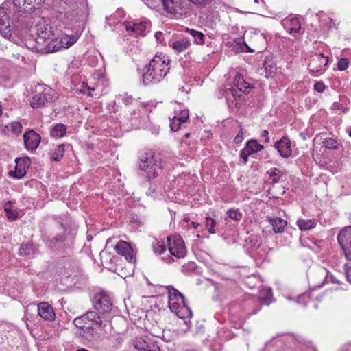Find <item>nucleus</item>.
Returning <instances> with one entry per match:
<instances>
[{
  "label": "nucleus",
  "instance_id": "obj_61",
  "mask_svg": "<svg viewBox=\"0 0 351 351\" xmlns=\"http://www.w3.org/2000/svg\"><path fill=\"white\" fill-rule=\"evenodd\" d=\"M2 114V108H1V106L0 105V116Z\"/></svg>",
  "mask_w": 351,
  "mask_h": 351
},
{
  "label": "nucleus",
  "instance_id": "obj_10",
  "mask_svg": "<svg viewBox=\"0 0 351 351\" xmlns=\"http://www.w3.org/2000/svg\"><path fill=\"white\" fill-rule=\"evenodd\" d=\"M338 242L348 259H351V226L343 228L339 233Z\"/></svg>",
  "mask_w": 351,
  "mask_h": 351
},
{
  "label": "nucleus",
  "instance_id": "obj_24",
  "mask_svg": "<svg viewBox=\"0 0 351 351\" xmlns=\"http://www.w3.org/2000/svg\"><path fill=\"white\" fill-rule=\"evenodd\" d=\"M269 222L275 233L282 232L287 225V221L280 217H270Z\"/></svg>",
  "mask_w": 351,
  "mask_h": 351
},
{
  "label": "nucleus",
  "instance_id": "obj_8",
  "mask_svg": "<svg viewBox=\"0 0 351 351\" xmlns=\"http://www.w3.org/2000/svg\"><path fill=\"white\" fill-rule=\"evenodd\" d=\"M94 306L98 313L108 317V315L112 308L111 299L104 293H99L94 298Z\"/></svg>",
  "mask_w": 351,
  "mask_h": 351
},
{
  "label": "nucleus",
  "instance_id": "obj_51",
  "mask_svg": "<svg viewBox=\"0 0 351 351\" xmlns=\"http://www.w3.org/2000/svg\"><path fill=\"white\" fill-rule=\"evenodd\" d=\"M315 90L318 93H322L325 89V85L322 82H317L314 85Z\"/></svg>",
  "mask_w": 351,
  "mask_h": 351
},
{
  "label": "nucleus",
  "instance_id": "obj_20",
  "mask_svg": "<svg viewBox=\"0 0 351 351\" xmlns=\"http://www.w3.org/2000/svg\"><path fill=\"white\" fill-rule=\"evenodd\" d=\"M14 171H10L9 174L15 178H21L26 174V169L29 167V160L25 158H16Z\"/></svg>",
  "mask_w": 351,
  "mask_h": 351
},
{
  "label": "nucleus",
  "instance_id": "obj_14",
  "mask_svg": "<svg viewBox=\"0 0 351 351\" xmlns=\"http://www.w3.org/2000/svg\"><path fill=\"white\" fill-rule=\"evenodd\" d=\"M0 34L5 38L11 36L10 19L6 12L5 4L0 6Z\"/></svg>",
  "mask_w": 351,
  "mask_h": 351
},
{
  "label": "nucleus",
  "instance_id": "obj_13",
  "mask_svg": "<svg viewBox=\"0 0 351 351\" xmlns=\"http://www.w3.org/2000/svg\"><path fill=\"white\" fill-rule=\"evenodd\" d=\"M123 25L129 34L133 33L136 36H145L147 29L149 27V23L147 21L125 22Z\"/></svg>",
  "mask_w": 351,
  "mask_h": 351
},
{
  "label": "nucleus",
  "instance_id": "obj_5",
  "mask_svg": "<svg viewBox=\"0 0 351 351\" xmlns=\"http://www.w3.org/2000/svg\"><path fill=\"white\" fill-rule=\"evenodd\" d=\"M139 167L147 173L149 179H152L158 176V171L162 167V162L154 152H149L143 156Z\"/></svg>",
  "mask_w": 351,
  "mask_h": 351
},
{
  "label": "nucleus",
  "instance_id": "obj_62",
  "mask_svg": "<svg viewBox=\"0 0 351 351\" xmlns=\"http://www.w3.org/2000/svg\"><path fill=\"white\" fill-rule=\"evenodd\" d=\"M322 271L323 272V274H324L326 271L325 269H322Z\"/></svg>",
  "mask_w": 351,
  "mask_h": 351
},
{
  "label": "nucleus",
  "instance_id": "obj_11",
  "mask_svg": "<svg viewBox=\"0 0 351 351\" xmlns=\"http://www.w3.org/2000/svg\"><path fill=\"white\" fill-rule=\"evenodd\" d=\"M133 346L138 351H160L154 339L147 336L136 337L133 341Z\"/></svg>",
  "mask_w": 351,
  "mask_h": 351
},
{
  "label": "nucleus",
  "instance_id": "obj_26",
  "mask_svg": "<svg viewBox=\"0 0 351 351\" xmlns=\"http://www.w3.org/2000/svg\"><path fill=\"white\" fill-rule=\"evenodd\" d=\"M232 50L236 53L241 52H252V50L248 45L245 43V41L242 40L240 38L234 40L232 43Z\"/></svg>",
  "mask_w": 351,
  "mask_h": 351
},
{
  "label": "nucleus",
  "instance_id": "obj_52",
  "mask_svg": "<svg viewBox=\"0 0 351 351\" xmlns=\"http://www.w3.org/2000/svg\"><path fill=\"white\" fill-rule=\"evenodd\" d=\"M154 37L158 43H162L163 42V34L161 32H157L154 34Z\"/></svg>",
  "mask_w": 351,
  "mask_h": 351
},
{
  "label": "nucleus",
  "instance_id": "obj_56",
  "mask_svg": "<svg viewBox=\"0 0 351 351\" xmlns=\"http://www.w3.org/2000/svg\"><path fill=\"white\" fill-rule=\"evenodd\" d=\"M189 228H193L194 229L197 228L199 226V223L191 221L188 224Z\"/></svg>",
  "mask_w": 351,
  "mask_h": 351
},
{
  "label": "nucleus",
  "instance_id": "obj_2",
  "mask_svg": "<svg viewBox=\"0 0 351 351\" xmlns=\"http://www.w3.org/2000/svg\"><path fill=\"white\" fill-rule=\"evenodd\" d=\"M168 295V307L181 319L192 317L191 310L186 306L183 295L172 287H166Z\"/></svg>",
  "mask_w": 351,
  "mask_h": 351
},
{
  "label": "nucleus",
  "instance_id": "obj_38",
  "mask_svg": "<svg viewBox=\"0 0 351 351\" xmlns=\"http://www.w3.org/2000/svg\"><path fill=\"white\" fill-rule=\"evenodd\" d=\"M182 121L178 118V116H174L170 121V128L172 131H178L182 123Z\"/></svg>",
  "mask_w": 351,
  "mask_h": 351
},
{
  "label": "nucleus",
  "instance_id": "obj_54",
  "mask_svg": "<svg viewBox=\"0 0 351 351\" xmlns=\"http://www.w3.org/2000/svg\"><path fill=\"white\" fill-rule=\"evenodd\" d=\"M328 22L326 23V26L328 27V29H331L333 27L335 26V21L331 19H328Z\"/></svg>",
  "mask_w": 351,
  "mask_h": 351
},
{
  "label": "nucleus",
  "instance_id": "obj_16",
  "mask_svg": "<svg viewBox=\"0 0 351 351\" xmlns=\"http://www.w3.org/2000/svg\"><path fill=\"white\" fill-rule=\"evenodd\" d=\"M44 0H13V3L19 12H31L38 8Z\"/></svg>",
  "mask_w": 351,
  "mask_h": 351
},
{
  "label": "nucleus",
  "instance_id": "obj_30",
  "mask_svg": "<svg viewBox=\"0 0 351 351\" xmlns=\"http://www.w3.org/2000/svg\"><path fill=\"white\" fill-rule=\"evenodd\" d=\"M264 68L267 75H271L277 70L275 62L271 58H266L264 62Z\"/></svg>",
  "mask_w": 351,
  "mask_h": 351
},
{
  "label": "nucleus",
  "instance_id": "obj_44",
  "mask_svg": "<svg viewBox=\"0 0 351 351\" xmlns=\"http://www.w3.org/2000/svg\"><path fill=\"white\" fill-rule=\"evenodd\" d=\"M252 154L251 152L247 148V147H245L240 152V157L243 160L244 162L246 163L248 157Z\"/></svg>",
  "mask_w": 351,
  "mask_h": 351
},
{
  "label": "nucleus",
  "instance_id": "obj_47",
  "mask_svg": "<svg viewBox=\"0 0 351 351\" xmlns=\"http://www.w3.org/2000/svg\"><path fill=\"white\" fill-rule=\"evenodd\" d=\"M178 118L180 119V120L182 121V122L185 123L189 117V112L188 110H183L180 112L179 115H177Z\"/></svg>",
  "mask_w": 351,
  "mask_h": 351
},
{
  "label": "nucleus",
  "instance_id": "obj_41",
  "mask_svg": "<svg viewBox=\"0 0 351 351\" xmlns=\"http://www.w3.org/2000/svg\"><path fill=\"white\" fill-rule=\"evenodd\" d=\"M4 210L8 219L14 220L17 217L16 211L12 210L10 205H6L4 208Z\"/></svg>",
  "mask_w": 351,
  "mask_h": 351
},
{
  "label": "nucleus",
  "instance_id": "obj_3",
  "mask_svg": "<svg viewBox=\"0 0 351 351\" xmlns=\"http://www.w3.org/2000/svg\"><path fill=\"white\" fill-rule=\"evenodd\" d=\"M147 6L155 8L154 0H143ZM164 10L172 17L180 19L190 12V8L186 0H161Z\"/></svg>",
  "mask_w": 351,
  "mask_h": 351
},
{
  "label": "nucleus",
  "instance_id": "obj_18",
  "mask_svg": "<svg viewBox=\"0 0 351 351\" xmlns=\"http://www.w3.org/2000/svg\"><path fill=\"white\" fill-rule=\"evenodd\" d=\"M274 147L283 158H287L291 155L292 149L291 141L287 136H283L280 140L278 141L275 143Z\"/></svg>",
  "mask_w": 351,
  "mask_h": 351
},
{
  "label": "nucleus",
  "instance_id": "obj_15",
  "mask_svg": "<svg viewBox=\"0 0 351 351\" xmlns=\"http://www.w3.org/2000/svg\"><path fill=\"white\" fill-rule=\"evenodd\" d=\"M116 252L122 256L130 263L136 261V254L129 243L123 241H119L115 245Z\"/></svg>",
  "mask_w": 351,
  "mask_h": 351
},
{
  "label": "nucleus",
  "instance_id": "obj_7",
  "mask_svg": "<svg viewBox=\"0 0 351 351\" xmlns=\"http://www.w3.org/2000/svg\"><path fill=\"white\" fill-rule=\"evenodd\" d=\"M168 248L171 255L178 258H184L186 250L182 239L178 235H173L167 239Z\"/></svg>",
  "mask_w": 351,
  "mask_h": 351
},
{
  "label": "nucleus",
  "instance_id": "obj_6",
  "mask_svg": "<svg viewBox=\"0 0 351 351\" xmlns=\"http://www.w3.org/2000/svg\"><path fill=\"white\" fill-rule=\"evenodd\" d=\"M35 91L36 94L30 101V106L33 108H41L52 101L55 95V91L45 85L38 84Z\"/></svg>",
  "mask_w": 351,
  "mask_h": 351
},
{
  "label": "nucleus",
  "instance_id": "obj_42",
  "mask_svg": "<svg viewBox=\"0 0 351 351\" xmlns=\"http://www.w3.org/2000/svg\"><path fill=\"white\" fill-rule=\"evenodd\" d=\"M280 171L276 168L273 171L269 173V177L274 183L280 182V178L282 176L280 175Z\"/></svg>",
  "mask_w": 351,
  "mask_h": 351
},
{
  "label": "nucleus",
  "instance_id": "obj_21",
  "mask_svg": "<svg viewBox=\"0 0 351 351\" xmlns=\"http://www.w3.org/2000/svg\"><path fill=\"white\" fill-rule=\"evenodd\" d=\"M38 315L46 321H53L56 317L52 306L47 302H40L37 305Z\"/></svg>",
  "mask_w": 351,
  "mask_h": 351
},
{
  "label": "nucleus",
  "instance_id": "obj_58",
  "mask_svg": "<svg viewBox=\"0 0 351 351\" xmlns=\"http://www.w3.org/2000/svg\"><path fill=\"white\" fill-rule=\"evenodd\" d=\"M241 140H242V138H241V136L239 135V134L235 137V138H234V141H235L236 143H239V142H240Z\"/></svg>",
  "mask_w": 351,
  "mask_h": 351
},
{
  "label": "nucleus",
  "instance_id": "obj_55",
  "mask_svg": "<svg viewBox=\"0 0 351 351\" xmlns=\"http://www.w3.org/2000/svg\"><path fill=\"white\" fill-rule=\"evenodd\" d=\"M346 277L348 280L351 282V265L346 269Z\"/></svg>",
  "mask_w": 351,
  "mask_h": 351
},
{
  "label": "nucleus",
  "instance_id": "obj_40",
  "mask_svg": "<svg viewBox=\"0 0 351 351\" xmlns=\"http://www.w3.org/2000/svg\"><path fill=\"white\" fill-rule=\"evenodd\" d=\"M84 315H83L79 317L75 318L73 320V324L75 326H77V328H81L82 330L88 329L87 326H86V324H84Z\"/></svg>",
  "mask_w": 351,
  "mask_h": 351
},
{
  "label": "nucleus",
  "instance_id": "obj_22",
  "mask_svg": "<svg viewBox=\"0 0 351 351\" xmlns=\"http://www.w3.org/2000/svg\"><path fill=\"white\" fill-rule=\"evenodd\" d=\"M285 28L290 34L300 33L301 29L300 22L297 18H291L290 19H285L282 21Z\"/></svg>",
  "mask_w": 351,
  "mask_h": 351
},
{
  "label": "nucleus",
  "instance_id": "obj_48",
  "mask_svg": "<svg viewBox=\"0 0 351 351\" xmlns=\"http://www.w3.org/2000/svg\"><path fill=\"white\" fill-rule=\"evenodd\" d=\"M192 3L199 7L204 8L208 3H210V0H189Z\"/></svg>",
  "mask_w": 351,
  "mask_h": 351
},
{
  "label": "nucleus",
  "instance_id": "obj_36",
  "mask_svg": "<svg viewBox=\"0 0 351 351\" xmlns=\"http://www.w3.org/2000/svg\"><path fill=\"white\" fill-rule=\"evenodd\" d=\"M216 225L215 220L211 217H206L205 221V228L207 229L210 234H215L216 232L215 226Z\"/></svg>",
  "mask_w": 351,
  "mask_h": 351
},
{
  "label": "nucleus",
  "instance_id": "obj_12",
  "mask_svg": "<svg viewBox=\"0 0 351 351\" xmlns=\"http://www.w3.org/2000/svg\"><path fill=\"white\" fill-rule=\"evenodd\" d=\"M328 59L322 53L313 55L308 64V69L313 74L321 73L324 71V67L327 65Z\"/></svg>",
  "mask_w": 351,
  "mask_h": 351
},
{
  "label": "nucleus",
  "instance_id": "obj_31",
  "mask_svg": "<svg viewBox=\"0 0 351 351\" xmlns=\"http://www.w3.org/2000/svg\"><path fill=\"white\" fill-rule=\"evenodd\" d=\"M186 32L189 33L194 38V42L196 44L202 45L204 43V35L203 33L189 28L186 29Z\"/></svg>",
  "mask_w": 351,
  "mask_h": 351
},
{
  "label": "nucleus",
  "instance_id": "obj_53",
  "mask_svg": "<svg viewBox=\"0 0 351 351\" xmlns=\"http://www.w3.org/2000/svg\"><path fill=\"white\" fill-rule=\"evenodd\" d=\"M261 136L265 143H268L269 141V132L267 130H263Z\"/></svg>",
  "mask_w": 351,
  "mask_h": 351
},
{
  "label": "nucleus",
  "instance_id": "obj_39",
  "mask_svg": "<svg viewBox=\"0 0 351 351\" xmlns=\"http://www.w3.org/2000/svg\"><path fill=\"white\" fill-rule=\"evenodd\" d=\"M153 250L156 254L161 255L165 252V246L163 242L156 241L153 243Z\"/></svg>",
  "mask_w": 351,
  "mask_h": 351
},
{
  "label": "nucleus",
  "instance_id": "obj_9",
  "mask_svg": "<svg viewBox=\"0 0 351 351\" xmlns=\"http://www.w3.org/2000/svg\"><path fill=\"white\" fill-rule=\"evenodd\" d=\"M58 29L56 26L47 23L45 21H40L37 25V34L40 38L44 40L54 39L56 36H58Z\"/></svg>",
  "mask_w": 351,
  "mask_h": 351
},
{
  "label": "nucleus",
  "instance_id": "obj_27",
  "mask_svg": "<svg viewBox=\"0 0 351 351\" xmlns=\"http://www.w3.org/2000/svg\"><path fill=\"white\" fill-rule=\"evenodd\" d=\"M66 127L62 123H57L51 130V136L54 138H60L66 134Z\"/></svg>",
  "mask_w": 351,
  "mask_h": 351
},
{
  "label": "nucleus",
  "instance_id": "obj_35",
  "mask_svg": "<svg viewBox=\"0 0 351 351\" xmlns=\"http://www.w3.org/2000/svg\"><path fill=\"white\" fill-rule=\"evenodd\" d=\"M323 145L330 149H336L339 147V143L332 138H327L323 141Z\"/></svg>",
  "mask_w": 351,
  "mask_h": 351
},
{
  "label": "nucleus",
  "instance_id": "obj_25",
  "mask_svg": "<svg viewBox=\"0 0 351 351\" xmlns=\"http://www.w3.org/2000/svg\"><path fill=\"white\" fill-rule=\"evenodd\" d=\"M234 86L238 89L239 91L247 93L248 90L251 88L250 84L246 82L243 77L241 74L237 73L234 80Z\"/></svg>",
  "mask_w": 351,
  "mask_h": 351
},
{
  "label": "nucleus",
  "instance_id": "obj_63",
  "mask_svg": "<svg viewBox=\"0 0 351 351\" xmlns=\"http://www.w3.org/2000/svg\"><path fill=\"white\" fill-rule=\"evenodd\" d=\"M349 136H351V130L349 132Z\"/></svg>",
  "mask_w": 351,
  "mask_h": 351
},
{
  "label": "nucleus",
  "instance_id": "obj_4",
  "mask_svg": "<svg viewBox=\"0 0 351 351\" xmlns=\"http://www.w3.org/2000/svg\"><path fill=\"white\" fill-rule=\"evenodd\" d=\"M80 34L74 33L72 34H60L54 39L49 41L45 46V49L49 53H53L62 49H66L73 45L79 39Z\"/></svg>",
  "mask_w": 351,
  "mask_h": 351
},
{
  "label": "nucleus",
  "instance_id": "obj_33",
  "mask_svg": "<svg viewBox=\"0 0 351 351\" xmlns=\"http://www.w3.org/2000/svg\"><path fill=\"white\" fill-rule=\"evenodd\" d=\"M64 152V145L62 144L58 146L52 154L51 158L53 160L59 161L63 156Z\"/></svg>",
  "mask_w": 351,
  "mask_h": 351
},
{
  "label": "nucleus",
  "instance_id": "obj_37",
  "mask_svg": "<svg viewBox=\"0 0 351 351\" xmlns=\"http://www.w3.org/2000/svg\"><path fill=\"white\" fill-rule=\"evenodd\" d=\"M34 252L33 245L29 243L23 245L19 249V254L21 256L30 255Z\"/></svg>",
  "mask_w": 351,
  "mask_h": 351
},
{
  "label": "nucleus",
  "instance_id": "obj_49",
  "mask_svg": "<svg viewBox=\"0 0 351 351\" xmlns=\"http://www.w3.org/2000/svg\"><path fill=\"white\" fill-rule=\"evenodd\" d=\"M309 300H310V299H309L308 295L306 294V293H304V294H302V295H300L298 297L297 302L298 304H306V303L308 302Z\"/></svg>",
  "mask_w": 351,
  "mask_h": 351
},
{
  "label": "nucleus",
  "instance_id": "obj_28",
  "mask_svg": "<svg viewBox=\"0 0 351 351\" xmlns=\"http://www.w3.org/2000/svg\"><path fill=\"white\" fill-rule=\"evenodd\" d=\"M316 221L313 219H298L297 226L301 231H307L316 226Z\"/></svg>",
  "mask_w": 351,
  "mask_h": 351
},
{
  "label": "nucleus",
  "instance_id": "obj_17",
  "mask_svg": "<svg viewBox=\"0 0 351 351\" xmlns=\"http://www.w3.org/2000/svg\"><path fill=\"white\" fill-rule=\"evenodd\" d=\"M23 138L25 148L30 151L35 150L40 142V136L34 130H29L25 132Z\"/></svg>",
  "mask_w": 351,
  "mask_h": 351
},
{
  "label": "nucleus",
  "instance_id": "obj_43",
  "mask_svg": "<svg viewBox=\"0 0 351 351\" xmlns=\"http://www.w3.org/2000/svg\"><path fill=\"white\" fill-rule=\"evenodd\" d=\"M349 61L347 58H341L337 63V68L340 71H344L348 67Z\"/></svg>",
  "mask_w": 351,
  "mask_h": 351
},
{
  "label": "nucleus",
  "instance_id": "obj_34",
  "mask_svg": "<svg viewBox=\"0 0 351 351\" xmlns=\"http://www.w3.org/2000/svg\"><path fill=\"white\" fill-rule=\"evenodd\" d=\"M227 215L231 219L235 221H239L243 217L242 213L239 209L231 208L227 211Z\"/></svg>",
  "mask_w": 351,
  "mask_h": 351
},
{
  "label": "nucleus",
  "instance_id": "obj_59",
  "mask_svg": "<svg viewBox=\"0 0 351 351\" xmlns=\"http://www.w3.org/2000/svg\"><path fill=\"white\" fill-rule=\"evenodd\" d=\"M254 2H255L256 3H258V4H259L261 2L262 3H264L263 0H254Z\"/></svg>",
  "mask_w": 351,
  "mask_h": 351
},
{
  "label": "nucleus",
  "instance_id": "obj_32",
  "mask_svg": "<svg viewBox=\"0 0 351 351\" xmlns=\"http://www.w3.org/2000/svg\"><path fill=\"white\" fill-rule=\"evenodd\" d=\"M245 147L251 152V153H257L263 149V146L259 144L256 140H250L247 143Z\"/></svg>",
  "mask_w": 351,
  "mask_h": 351
},
{
  "label": "nucleus",
  "instance_id": "obj_57",
  "mask_svg": "<svg viewBox=\"0 0 351 351\" xmlns=\"http://www.w3.org/2000/svg\"><path fill=\"white\" fill-rule=\"evenodd\" d=\"M155 191H156V189L154 188H153L152 186H151L147 191V194H149L152 197H154V193H155Z\"/></svg>",
  "mask_w": 351,
  "mask_h": 351
},
{
  "label": "nucleus",
  "instance_id": "obj_45",
  "mask_svg": "<svg viewBox=\"0 0 351 351\" xmlns=\"http://www.w3.org/2000/svg\"><path fill=\"white\" fill-rule=\"evenodd\" d=\"M183 326L180 325V328L179 329L180 332L186 333L191 328V322L190 320L183 319Z\"/></svg>",
  "mask_w": 351,
  "mask_h": 351
},
{
  "label": "nucleus",
  "instance_id": "obj_60",
  "mask_svg": "<svg viewBox=\"0 0 351 351\" xmlns=\"http://www.w3.org/2000/svg\"><path fill=\"white\" fill-rule=\"evenodd\" d=\"M87 322H89V319H84V324H86V326H87Z\"/></svg>",
  "mask_w": 351,
  "mask_h": 351
},
{
  "label": "nucleus",
  "instance_id": "obj_29",
  "mask_svg": "<svg viewBox=\"0 0 351 351\" xmlns=\"http://www.w3.org/2000/svg\"><path fill=\"white\" fill-rule=\"evenodd\" d=\"M258 298L261 303L269 305L272 302L271 289L268 288L261 289Z\"/></svg>",
  "mask_w": 351,
  "mask_h": 351
},
{
  "label": "nucleus",
  "instance_id": "obj_46",
  "mask_svg": "<svg viewBox=\"0 0 351 351\" xmlns=\"http://www.w3.org/2000/svg\"><path fill=\"white\" fill-rule=\"evenodd\" d=\"M11 130L16 134H19L21 132L22 125L19 121H14L11 123Z\"/></svg>",
  "mask_w": 351,
  "mask_h": 351
},
{
  "label": "nucleus",
  "instance_id": "obj_23",
  "mask_svg": "<svg viewBox=\"0 0 351 351\" xmlns=\"http://www.w3.org/2000/svg\"><path fill=\"white\" fill-rule=\"evenodd\" d=\"M191 45V41L188 38L184 37L169 43V46L178 53L187 49Z\"/></svg>",
  "mask_w": 351,
  "mask_h": 351
},
{
  "label": "nucleus",
  "instance_id": "obj_19",
  "mask_svg": "<svg viewBox=\"0 0 351 351\" xmlns=\"http://www.w3.org/2000/svg\"><path fill=\"white\" fill-rule=\"evenodd\" d=\"M84 319H88L89 322H87V327L88 329L90 328H93L94 326H97L99 328H103V322L104 319L107 318L104 315H101L98 313V312L95 311H89L85 313Z\"/></svg>",
  "mask_w": 351,
  "mask_h": 351
},
{
  "label": "nucleus",
  "instance_id": "obj_50",
  "mask_svg": "<svg viewBox=\"0 0 351 351\" xmlns=\"http://www.w3.org/2000/svg\"><path fill=\"white\" fill-rule=\"evenodd\" d=\"M95 90V87H90L86 84H82V89L80 90L83 93H86V91H88V94L89 96H93V95L91 93L92 91Z\"/></svg>",
  "mask_w": 351,
  "mask_h": 351
},
{
  "label": "nucleus",
  "instance_id": "obj_1",
  "mask_svg": "<svg viewBox=\"0 0 351 351\" xmlns=\"http://www.w3.org/2000/svg\"><path fill=\"white\" fill-rule=\"evenodd\" d=\"M170 59L165 54H156L144 69L142 80L145 85L160 82L168 73Z\"/></svg>",
  "mask_w": 351,
  "mask_h": 351
}]
</instances>
